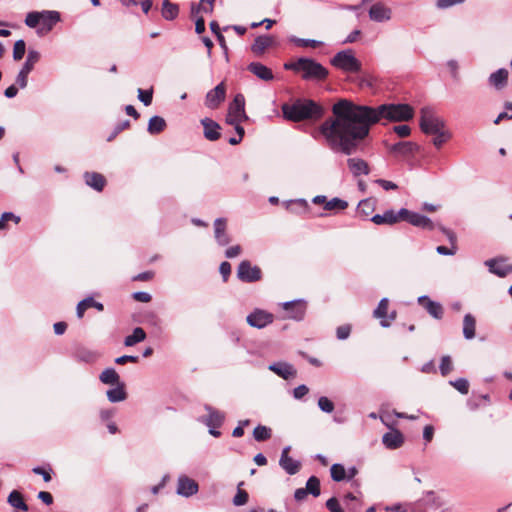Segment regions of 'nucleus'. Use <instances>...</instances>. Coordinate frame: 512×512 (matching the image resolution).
Instances as JSON below:
<instances>
[{"instance_id": "obj_53", "label": "nucleus", "mask_w": 512, "mask_h": 512, "mask_svg": "<svg viewBox=\"0 0 512 512\" xmlns=\"http://www.w3.org/2000/svg\"><path fill=\"white\" fill-rule=\"evenodd\" d=\"M442 376H447L453 370V364L450 356H443L439 366Z\"/></svg>"}, {"instance_id": "obj_10", "label": "nucleus", "mask_w": 512, "mask_h": 512, "mask_svg": "<svg viewBox=\"0 0 512 512\" xmlns=\"http://www.w3.org/2000/svg\"><path fill=\"white\" fill-rule=\"evenodd\" d=\"M60 21H61V14L58 11H51V10L42 11L40 27L38 28L37 33L39 35L47 34Z\"/></svg>"}, {"instance_id": "obj_28", "label": "nucleus", "mask_w": 512, "mask_h": 512, "mask_svg": "<svg viewBox=\"0 0 512 512\" xmlns=\"http://www.w3.org/2000/svg\"><path fill=\"white\" fill-rule=\"evenodd\" d=\"M85 183L96 191H102L106 185L105 177L97 172H86L84 174Z\"/></svg>"}, {"instance_id": "obj_16", "label": "nucleus", "mask_w": 512, "mask_h": 512, "mask_svg": "<svg viewBox=\"0 0 512 512\" xmlns=\"http://www.w3.org/2000/svg\"><path fill=\"white\" fill-rule=\"evenodd\" d=\"M204 409L207 411V416L202 417V422L209 428H219L225 419L224 413L214 409L210 405H205Z\"/></svg>"}, {"instance_id": "obj_20", "label": "nucleus", "mask_w": 512, "mask_h": 512, "mask_svg": "<svg viewBox=\"0 0 512 512\" xmlns=\"http://www.w3.org/2000/svg\"><path fill=\"white\" fill-rule=\"evenodd\" d=\"M489 272L499 277H505L512 272V265L506 264L503 260L489 259L485 261Z\"/></svg>"}, {"instance_id": "obj_37", "label": "nucleus", "mask_w": 512, "mask_h": 512, "mask_svg": "<svg viewBox=\"0 0 512 512\" xmlns=\"http://www.w3.org/2000/svg\"><path fill=\"white\" fill-rule=\"evenodd\" d=\"M146 333L141 327H136L131 335H128L124 339V345L127 347L134 346L135 344L144 341Z\"/></svg>"}, {"instance_id": "obj_55", "label": "nucleus", "mask_w": 512, "mask_h": 512, "mask_svg": "<svg viewBox=\"0 0 512 512\" xmlns=\"http://www.w3.org/2000/svg\"><path fill=\"white\" fill-rule=\"evenodd\" d=\"M138 99L145 105L149 106L153 99V90L138 89Z\"/></svg>"}, {"instance_id": "obj_36", "label": "nucleus", "mask_w": 512, "mask_h": 512, "mask_svg": "<svg viewBox=\"0 0 512 512\" xmlns=\"http://www.w3.org/2000/svg\"><path fill=\"white\" fill-rule=\"evenodd\" d=\"M179 14V6L171 3L169 0H164L162 3V16L164 19L171 21L174 20Z\"/></svg>"}, {"instance_id": "obj_48", "label": "nucleus", "mask_w": 512, "mask_h": 512, "mask_svg": "<svg viewBox=\"0 0 512 512\" xmlns=\"http://www.w3.org/2000/svg\"><path fill=\"white\" fill-rule=\"evenodd\" d=\"M25 51H26V44H25V41L20 39V40H17L14 44V48H13V59L15 61H19L23 58V56L25 55Z\"/></svg>"}, {"instance_id": "obj_8", "label": "nucleus", "mask_w": 512, "mask_h": 512, "mask_svg": "<svg viewBox=\"0 0 512 512\" xmlns=\"http://www.w3.org/2000/svg\"><path fill=\"white\" fill-rule=\"evenodd\" d=\"M399 215L401 216V220L407 221L415 227L429 231L436 228V224L429 217L412 212L406 208H401L399 210Z\"/></svg>"}, {"instance_id": "obj_42", "label": "nucleus", "mask_w": 512, "mask_h": 512, "mask_svg": "<svg viewBox=\"0 0 512 512\" xmlns=\"http://www.w3.org/2000/svg\"><path fill=\"white\" fill-rule=\"evenodd\" d=\"M289 41L294 43L295 45L299 47H312L316 48L322 45L321 41L314 40V39H304V38H298L296 36H291L289 38Z\"/></svg>"}, {"instance_id": "obj_30", "label": "nucleus", "mask_w": 512, "mask_h": 512, "mask_svg": "<svg viewBox=\"0 0 512 512\" xmlns=\"http://www.w3.org/2000/svg\"><path fill=\"white\" fill-rule=\"evenodd\" d=\"M388 299L382 298L378 303L377 308L373 311V316L380 319V325L384 328L390 326V321L387 320Z\"/></svg>"}, {"instance_id": "obj_62", "label": "nucleus", "mask_w": 512, "mask_h": 512, "mask_svg": "<svg viewBox=\"0 0 512 512\" xmlns=\"http://www.w3.org/2000/svg\"><path fill=\"white\" fill-rule=\"evenodd\" d=\"M132 297L134 300H136L138 302H142V303H148L151 301V298H152L149 293L144 292V291L134 292Z\"/></svg>"}, {"instance_id": "obj_2", "label": "nucleus", "mask_w": 512, "mask_h": 512, "mask_svg": "<svg viewBox=\"0 0 512 512\" xmlns=\"http://www.w3.org/2000/svg\"><path fill=\"white\" fill-rule=\"evenodd\" d=\"M281 110L283 117L291 122L317 121L324 115V108L307 98H298L292 103H284Z\"/></svg>"}, {"instance_id": "obj_14", "label": "nucleus", "mask_w": 512, "mask_h": 512, "mask_svg": "<svg viewBox=\"0 0 512 512\" xmlns=\"http://www.w3.org/2000/svg\"><path fill=\"white\" fill-rule=\"evenodd\" d=\"M199 486L197 482L186 475L178 478L177 494L183 497H190L198 492Z\"/></svg>"}, {"instance_id": "obj_50", "label": "nucleus", "mask_w": 512, "mask_h": 512, "mask_svg": "<svg viewBox=\"0 0 512 512\" xmlns=\"http://www.w3.org/2000/svg\"><path fill=\"white\" fill-rule=\"evenodd\" d=\"M32 472L41 475L45 482H50L52 480V468L48 465L47 467L36 466L32 469Z\"/></svg>"}, {"instance_id": "obj_22", "label": "nucleus", "mask_w": 512, "mask_h": 512, "mask_svg": "<svg viewBox=\"0 0 512 512\" xmlns=\"http://www.w3.org/2000/svg\"><path fill=\"white\" fill-rule=\"evenodd\" d=\"M201 124L204 129V137L210 141H216L220 138V125L210 118H204L201 120Z\"/></svg>"}, {"instance_id": "obj_27", "label": "nucleus", "mask_w": 512, "mask_h": 512, "mask_svg": "<svg viewBox=\"0 0 512 512\" xmlns=\"http://www.w3.org/2000/svg\"><path fill=\"white\" fill-rule=\"evenodd\" d=\"M401 220L399 211L396 213L394 210H387L383 214H376L371 218V221L376 225H393Z\"/></svg>"}, {"instance_id": "obj_63", "label": "nucleus", "mask_w": 512, "mask_h": 512, "mask_svg": "<svg viewBox=\"0 0 512 512\" xmlns=\"http://www.w3.org/2000/svg\"><path fill=\"white\" fill-rule=\"evenodd\" d=\"M393 130L400 137H408L411 133V129L408 125H397L394 126Z\"/></svg>"}, {"instance_id": "obj_18", "label": "nucleus", "mask_w": 512, "mask_h": 512, "mask_svg": "<svg viewBox=\"0 0 512 512\" xmlns=\"http://www.w3.org/2000/svg\"><path fill=\"white\" fill-rule=\"evenodd\" d=\"M347 166L349 171L352 173L354 177H359L361 175H368L370 173V167L368 163L357 157H351L347 159Z\"/></svg>"}, {"instance_id": "obj_5", "label": "nucleus", "mask_w": 512, "mask_h": 512, "mask_svg": "<svg viewBox=\"0 0 512 512\" xmlns=\"http://www.w3.org/2000/svg\"><path fill=\"white\" fill-rule=\"evenodd\" d=\"M420 128L425 134H435L445 128V122L431 108L423 107L420 111Z\"/></svg>"}, {"instance_id": "obj_12", "label": "nucleus", "mask_w": 512, "mask_h": 512, "mask_svg": "<svg viewBox=\"0 0 512 512\" xmlns=\"http://www.w3.org/2000/svg\"><path fill=\"white\" fill-rule=\"evenodd\" d=\"M370 20L378 23L387 22L392 18V10L382 2L373 4L369 11Z\"/></svg>"}, {"instance_id": "obj_39", "label": "nucleus", "mask_w": 512, "mask_h": 512, "mask_svg": "<svg viewBox=\"0 0 512 512\" xmlns=\"http://www.w3.org/2000/svg\"><path fill=\"white\" fill-rule=\"evenodd\" d=\"M39 60L40 53L36 50L29 49L26 60L21 69L30 73Z\"/></svg>"}, {"instance_id": "obj_49", "label": "nucleus", "mask_w": 512, "mask_h": 512, "mask_svg": "<svg viewBox=\"0 0 512 512\" xmlns=\"http://www.w3.org/2000/svg\"><path fill=\"white\" fill-rule=\"evenodd\" d=\"M374 210V202L371 199L361 200L358 204V213L368 216Z\"/></svg>"}, {"instance_id": "obj_35", "label": "nucleus", "mask_w": 512, "mask_h": 512, "mask_svg": "<svg viewBox=\"0 0 512 512\" xmlns=\"http://www.w3.org/2000/svg\"><path fill=\"white\" fill-rule=\"evenodd\" d=\"M99 379L103 384L108 385H117L122 383L120 381L119 374L116 372L114 368H107L104 371H102V373L99 376Z\"/></svg>"}, {"instance_id": "obj_61", "label": "nucleus", "mask_w": 512, "mask_h": 512, "mask_svg": "<svg viewBox=\"0 0 512 512\" xmlns=\"http://www.w3.org/2000/svg\"><path fill=\"white\" fill-rule=\"evenodd\" d=\"M219 272L222 275L223 281L227 282L231 274V264L227 261L222 262L219 266Z\"/></svg>"}, {"instance_id": "obj_6", "label": "nucleus", "mask_w": 512, "mask_h": 512, "mask_svg": "<svg viewBox=\"0 0 512 512\" xmlns=\"http://www.w3.org/2000/svg\"><path fill=\"white\" fill-rule=\"evenodd\" d=\"M248 119L245 112V98L242 94L235 95L233 101L229 104L228 113L226 116L227 124H237Z\"/></svg>"}, {"instance_id": "obj_3", "label": "nucleus", "mask_w": 512, "mask_h": 512, "mask_svg": "<svg viewBox=\"0 0 512 512\" xmlns=\"http://www.w3.org/2000/svg\"><path fill=\"white\" fill-rule=\"evenodd\" d=\"M286 70L301 72L302 78L308 81H322L327 78L329 72L322 64L314 59L301 57L295 62L285 63Z\"/></svg>"}, {"instance_id": "obj_13", "label": "nucleus", "mask_w": 512, "mask_h": 512, "mask_svg": "<svg viewBox=\"0 0 512 512\" xmlns=\"http://www.w3.org/2000/svg\"><path fill=\"white\" fill-rule=\"evenodd\" d=\"M283 309L288 312V318L301 321L306 313V302L303 300H293L283 303Z\"/></svg>"}, {"instance_id": "obj_38", "label": "nucleus", "mask_w": 512, "mask_h": 512, "mask_svg": "<svg viewBox=\"0 0 512 512\" xmlns=\"http://www.w3.org/2000/svg\"><path fill=\"white\" fill-rule=\"evenodd\" d=\"M166 127V121L160 116H153L148 122V132L152 135L159 134Z\"/></svg>"}, {"instance_id": "obj_43", "label": "nucleus", "mask_w": 512, "mask_h": 512, "mask_svg": "<svg viewBox=\"0 0 512 512\" xmlns=\"http://www.w3.org/2000/svg\"><path fill=\"white\" fill-rule=\"evenodd\" d=\"M306 490L314 497H318L321 493L320 480L316 476H311L306 482Z\"/></svg>"}, {"instance_id": "obj_7", "label": "nucleus", "mask_w": 512, "mask_h": 512, "mask_svg": "<svg viewBox=\"0 0 512 512\" xmlns=\"http://www.w3.org/2000/svg\"><path fill=\"white\" fill-rule=\"evenodd\" d=\"M237 278L244 283H253L262 279V271L259 266L252 265L249 260H243L237 268Z\"/></svg>"}, {"instance_id": "obj_40", "label": "nucleus", "mask_w": 512, "mask_h": 512, "mask_svg": "<svg viewBox=\"0 0 512 512\" xmlns=\"http://www.w3.org/2000/svg\"><path fill=\"white\" fill-rule=\"evenodd\" d=\"M272 430L263 425H258L253 430V437L256 441L262 442L271 438Z\"/></svg>"}, {"instance_id": "obj_59", "label": "nucleus", "mask_w": 512, "mask_h": 512, "mask_svg": "<svg viewBox=\"0 0 512 512\" xmlns=\"http://www.w3.org/2000/svg\"><path fill=\"white\" fill-rule=\"evenodd\" d=\"M28 75L29 72L24 71L20 69L17 77H16V84L21 88L24 89L27 86L28 83Z\"/></svg>"}, {"instance_id": "obj_54", "label": "nucleus", "mask_w": 512, "mask_h": 512, "mask_svg": "<svg viewBox=\"0 0 512 512\" xmlns=\"http://www.w3.org/2000/svg\"><path fill=\"white\" fill-rule=\"evenodd\" d=\"M318 407L325 413H331L334 410V403L329 398L321 396L318 399Z\"/></svg>"}, {"instance_id": "obj_21", "label": "nucleus", "mask_w": 512, "mask_h": 512, "mask_svg": "<svg viewBox=\"0 0 512 512\" xmlns=\"http://www.w3.org/2000/svg\"><path fill=\"white\" fill-rule=\"evenodd\" d=\"M247 69L249 72H251L257 78H259L263 81L268 82V81H272L274 79V74H273L272 70L260 62H251L247 66Z\"/></svg>"}, {"instance_id": "obj_34", "label": "nucleus", "mask_w": 512, "mask_h": 512, "mask_svg": "<svg viewBox=\"0 0 512 512\" xmlns=\"http://www.w3.org/2000/svg\"><path fill=\"white\" fill-rule=\"evenodd\" d=\"M476 320L471 314H466L463 318V335L465 339L471 340L475 337Z\"/></svg>"}, {"instance_id": "obj_32", "label": "nucleus", "mask_w": 512, "mask_h": 512, "mask_svg": "<svg viewBox=\"0 0 512 512\" xmlns=\"http://www.w3.org/2000/svg\"><path fill=\"white\" fill-rule=\"evenodd\" d=\"M7 502L13 508L18 509L20 511H28L29 507L26 504L24 497L21 492L18 490H13L10 492L7 498Z\"/></svg>"}, {"instance_id": "obj_44", "label": "nucleus", "mask_w": 512, "mask_h": 512, "mask_svg": "<svg viewBox=\"0 0 512 512\" xmlns=\"http://www.w3.org/2000/svg\"><path fill=\"white\" fill-rule=\"evenodd\" d=\"M330 472L331 478L336 482H340L346 479V469L342 464H333L331 466Z\"/></svg>"}, {"instance_id": "obj_45", "label": "nucleus", "mask_w": 512, "mask_h": 512, "mask_svg": "<svg viewBox=\"0 0 512 512\" xmlns=\"http://www.w3.org/2000/svg\"><path fill=\"white\" fill-rule=\"evenodd\" d=\"M343 503L349 512H357L360 508L356 496L352 493H347L344 496Z\"/></svg>"}, {"instance_id": "obj_60", "label": "nucleus", "mask_w": 512, "mask_h": 512, "mask_svg": "<svg viewBox=\"0 0 512 512\" xmlns=\"http://www.w3.org/2000/svg\"><path fill=\"white\" fill-rule=\"evenodd\" d=\"M350 333H351L350 325L339 326L336 330V335L339 340L347 339L349 337Z\"/></svg>"}, {"instance_id": "obj_23", "label": "nucleus", "mask_w": 512, "mask_h": 512, "mask_svg": "<svg viewBox=\"0 0 512 512\" xmlns=\"http://www.w3.org/2000/svg\"><path fill=\"white\" fill-rule=\"evenodd\" d=\"M214 234L216 242L220 246H226L230 243L231 239L229 235L226 233V219L217 218L214 221Z\"/></svg>"}, {"instance_id": "obj_51", "label": "nucleus", "mask_w": 512, "mask_h": 512, "mask_svg": "<svg viewBox=\"0 0 512 512\" xmlns=\"http://www.w3.org/2000/svg\"><path fill=\"white\" fill-rule=\"evenodd\" d=\"M449 383L461 394H467L469 392V382L465 378H459Z\"/></svg>"}, {"instance_id": "obj_4", "label": "nucleus", "mask_w": 512, "mask_h": 512, "mask_svg": "<svg viewBox=\"0 0 512 512\" xmlns=\"http://www.w3.org/2000/svg\"><path fill=\"white\" fill-rule=\"evenodd\" d=\"M331 64L348 73H358L362 68L361 62L354 56L350 49L336 53L331 59Z\"/></svg>"}, {"instance_id": "obj_33", "label": "nucleus", "mask_w": 512, "mask_h": 512, "mask_svg": "<svg viewBox=\"0 0 512 512\" xmlns=\"http://www.w3.org/2000/svg\"><path fill=\"white\" fill-rule=\"evenodd\" d=\"M115 388L109 389L106 392L107 398L111 403H117L124 401L127 398V393L125 391V383L122 382L120 384L115 385Z\"/></svg>"}, {"instance_id": "obj_52", "label": "nucleus", "mask_w": 512, "mask_h": 512, "mask_svg": "<svg viewBox=\"0 0 512 512\" xmlns=\"http://www.w3.org/2000/svg\"><path fill=\"white\" fill-rule=\"evenodd\" d=\"M433 135H434L433 144L437 148H440L451 137V134L448 131H445V129H443Z\"/></svg>"}, {"instance_id": "obj_64", "label": "nucleus", "mask_w": 512, "mask_h": 512, "mask_svg": "<svg viewBox=\"0 0 512 512\" xmlns=\"http://www.w3.org/2000/svg\"><path fill=\"white\" fill-rule=\"evenodd\" d=\"M242 252V248L240 245H235V246H231L229 247L226 251H225V256L226 258H235L237 256H239Z\"/></svg>"}, {"instance_id": "obj_19", "label": "nucleus", "mask_w": 512, "mask_h": 512, "mask_svg": "<svg viewBox=\"0 0 512 512\" xmlns=\"http://www.w3.org/2000/svg\"><path fill=\"white\" fill-rule=\"evenodd\" d=\"M268 369L285 380L296 376V370L294 369L293 365L287 362L279 361L272 363L269 365Z\"/></svg>"}, {"instance_id": "obj_24", "label": "nucleus", "mask_w": 512, "mask_h": 512, "mask_svg": "<svg viewBox=\"0 0 512 512\" xmlns=\"http://www.w3.org/2000/svg\"><path fill=\"white\" fill-rule=\"evenodd\" d=\"M382 442L386 448L394 450L403 445L404 436L399 430H392L383 435Z\"/></svg>"}, {"instance_id": "obj_57", "label": "nucleus", "mask_w": 512, "mask_h": 512, "mask_svg": "<svg viewBox=\"0 0 512 512\" xmlns=\"http://www.w3.org/2000/svg\"><path fill=\"white\" fill-rule=\"evenodd\" d=\"M436 227L447 237L448 241L452 244V247L456 246L455 244H456L457 237H456V234L452 230H450L440 224H437Z\"/></svg>"}, {"instance_id": "obj_1", "label": "nucleus", "mask_w": 512, "mask_h": 512, "mask_svg": "<svg viewBox=\"0 0 512 512\" xmlns=\"http://www.w3.org/2000/svg\"><path fill=\"white\" fill-rule=\"evenodd\" d=\"M414 109L409 104L359 105L340 99L332 106V116L319 127L329 148L345 155L363 152L373 125L382 118L393 122L409 121Z\"/></svg>"}, {"instance_id": "obj_26", "label": "nucleus", "mask_w": 512, "mask_h": 512, "mask_svg": "<svg viewBox=\"0 0 512 512\" xmlns=\"http://www.w3.org/2000/svg\"><path fill=\"white\" fill-rule=\"evenodd\" d=\"M275 42L274 37L270 35H261L255 38L254 43L251 46V51L257 55H262L265 50L271 47Z\"/></svg>"}, {"instance_id": "obj_58", "label": "nucleus", "mask_w": 512, "mask_h": 512, "mask_svg": "<svg viewBox=\"0 0 512 512\" xmlns=\"http://www.w3.org/2000/svg\"><path fill=\"white\" fill-rule=\"evenodd\" d=\"M465 0H437L436 7L438 9H447L457 4H462Z\"/></svg>"}, {"instance_id": "obj_31", "label": "nucleus", "mask_w": 512, "mask_h": 512, "mask_svg": "<svg viewBox=\"0 0 512 512\" xmlns=\"http://www.w3.org/2000/svg\"><path fill=\"white\" fill-rule=\"evenodd\" d=\"M507 79L508 71L504 68H500L489 76V83L497 90H500L506 86Z\"/></svg>"}, {"instance_id": "obj_11", "label": "nucleus", "mask_w": 512, "mask_h": 512, "mask_svg": "<svg viewBox=\"0 0 512 512\" xmlns=\"http://www.w3.org/2000/svg\"><path fill=\"white\" fill-rule=\"evenodd\" d=\"M226 87L224 82L219 83L215 88L208 91L205 97V105L210 109H216L225 100Z\"/></svg>"}, {"instance_id": "obj_56", "label": "nucleus", "mask_w": 512, "mask_h": 512, "mask_svg": "<svg viewBox=\"0 0 512 512\" xmlns=\"http://www.w3.org/2000/svg\"><path fill=\"white\" fill-rule=\"evenodd\" d=\"M326 508L330 512H344V509L341 507L336 497H331L326 501Z\"/></svg>"}, {"instance_id": "obj_41", "label": "nucleus", "mask_w": 512, "mask_h": 512, "mask_svg": "<svg viewBox=\"0 0 512 512\" xmlns=\"http://www.w3.org/2000/svg\"><path fill=\"white\" fill-rule=\"evenodd\" d=\"M348 207V202L340 199L338 197H334L331 200H327L326 205L324 206L325 210L334 211V210H345Z\"/></svg>"}, {"instance_id": "obj_29", "label": "nucleus", "mask_w": 512, "mask_h": 512, "mask_svg": "<svg viewBox=\"0 0 512 512\" xmlns=\"http://www.w3.org/2000/svg\"><path fill=\"white\" fill-rule=\"evenodd\" d=\"M89 308H95L98 311H103L104 306L102 303L94 300L93 297H87L81 300L76 307V314L79 319L83 318L84 313Z\"/></svg>"}, {"instance_id": "obj_17", "label": "nucleus", "mask_w": 512, "mask_h": 512, "mask_svg": "<svg viewBox=\"0 0 512 512\" xmlns=\"http://www.w3.org/2000/svg\"><path fill=\"white\" fill-rule=\"evenodd\" d=\"M418 303L422 305L433 318L441 319L443 317V307L439 302L433 301L428 296L423 295L418 298Z\"/></svg>"}, {"instance_id": "obj_9", "label": "nucleus", "mask_w": 512, "mask_h": 512, "mask_svg": "<svg viewBox=\"0 0 512 512\" xmlns=\"http://www.w3.org/2000/svg\"><path fill=\"white\" fill-rule=\"evenodd\" d=\"M246 321L251 327L262 329L274 321V315L262 309H255L247 315Z\"/></svg>"}, {"instance_id": "obj_47", "label": "nucleus", "mask_w": 512, "mask_h": 512, "mask_svg": "<svg viewBox=\"0 0 512 512\" xmlns=\"http://www.w3.org/2000/svg\"><path fill=\"white\" fill-rule=\"evenodd\" d=\"M242 485L243 482L238 484L237 493L233 498V504L235 506H243L248 502L249 495L245 490L240 488Z\"/></svg>"}, {"instance_id": "obj_15", "label": "nucleus", "mask_w": 512, "mask_h": 512, "mask_svg": "<svg viewBox=\"0 0 512 512\" xmlns=\"http://www.w3.org/2000/svg\"><path fill=\"white\" fill-rule=\"evenodd\" d=\"M290 446L285 447L282 450L279 465L289 474L295 475L298 473L301 467V463L297 460H294L289 456Z\"/></svg>"}, {"instance_id": "obj_25", "label": "nucleus", "mask_w": 512, "mask_h": 512, "mask_svg": "<svg viewBox=\"0 0 512 512\" xmlns=\"http://www.w3.org/2000/svg\"><path fill=\"white\" fill-rule=\"evenodd\" d=\"M418 148V145L413 142L403 141L391 145L389 147V150L391 153H394L395 155L411 156L418 151Z\"/></svg>"}, {"instance_id": "obj_46", "label": "nucleus", "mask_w": 512, "mask_h": 512, "mask_svg": "<svg viewBox=\"0 0 512 512\" xmlns=\"http://www.w3.org/2000/svg\"><path fill=\"white\" fill-rule=\"evenodd\" d=\"M41 18H42V11L41 12H37V11L29 12L25 18V24L30 28H37V27L39 28Z\"/></svg>"}]
</instances>
